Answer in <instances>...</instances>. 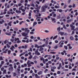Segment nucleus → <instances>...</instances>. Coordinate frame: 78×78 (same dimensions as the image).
<instances>
[{"mask_svg":"<svg viewBox=\"0 0 78 78\" xmlns=\"http://www.w3.org/2000/svg\"><path fill=\"white\" fill-rule=\"evenodd\" d=\"M70 2H71V0H68V3H70Z\"/></svg>","mask_w":78,"mask_h":78,"instance_id":"13d9d810","label":"nucleus"},{"mask_svg":"<svg viewBox=\"0 0 78 78\" xmlns=\"http://www.w3.org/2000/svg\"><path fill=\"white\" fill-rule=\"evenodd\" d=\"M18 5L19 6H21V5H22V4L19 3L18 4Z\"/></svg>","mask_w":78,"mask_h":78,"instance_id":"69168bd1","label":"nucleus"},{"mask_svg":"<svg viewBox=\"0 0 78 78\" xmlns=\"http://www.w3.org/2000/svg\"><path fill=\"white\" fill-rule=\"evenodd\" d=\"M26 29H27V30H28V28H21V30L22 31H25V30Z\"/></svg>","mask_w":78,"mask_h":78,"instance_id":"dca6fc26","label":"nucleus"},{"mask_svg":"<svg viewBox=\"0 0 78 78\" xmlns=\"http://www.w3.org/2000/svg\"><path fill=\"white\" fill-rule=\"evenodd\" d=\"M41 61H44L45 59L44 58H43V57H41Z\"/></svg>","mask_w":78,"mask_h":78,"instance_id":"72a5a7b5","label":"nucleus"},{"mask_svg":"<svg viewBox=\"0 0 78 78\" xmlns=\"http://www.w3.org/2000/svg\"><path fill=\"white\" fill-rule=\"evenodd\" d=\"M35 76L36 78H39V77L40 76H38V75H37V74H36L35 75Z\"/></svg>","mask_w":78,"mask_h":78,"instance_id":"393cba45","label":"nucleus"},{"mask_svg":"<svg viewBox=\"0 0 78 78\" xmlns=\"http://www.w3.org/2000/svg\"><path fill=\"white\" fill-rule=\"evenodd\" d=\"M63 28H64L65 30H66L67 29V27H66V26L64 24L63 25Z\"/></svg>","mask_w":78,"mask_h":78,"instance_id":"c756f323","label":"nucleus"},{"mask_svg":"<svg viewBox=\"0 0 78 78\" xmlns=\"http://www.w3.org/2000/svg\"><path fill=\"white\" fill-rule=\"evenodd\" d=\"M27 32V33L23 32L21 34L24 37H29V36L27 35H28V33H30V30H28V29H26L25 32Z\"/></svg>","mask_w":78,"mask_h":78,"instance_id":"f257e3e1","label":"nucleus"},{"mask_svg":"<svg viewBox=\"0 0 78 78\" xmlns=\"http://www.w3.org/2000/svg\"><path fill=\"white\" fill-rule=\"evenodd\" d=\"M27 64L28 65V67H30L31 66V64H30V63H28Z\"/></svg>","mask_w":78,"mask_h":78,"instance_id":"f704fd0d","label":"nucleus"},{"mask_svg":"<svg viewBox=\"0 0 78 78\" xmlns=\"http://www.w3.org/2000/svg\"><path fill=\"white\" fill-rule=\"evenodd\" d=\"M7 14H11V12H9V11L8 12Z\"/></svg>","mask_w":78,"mask_h":78,"instance_id":"0e129e2a","label":"nucleus"},{"mask_svg":"<svg viewBox=\"0 0 78 78\" xmlns=\"http://www.w3.org/2000/svg\"><path fill=\"white\" fill-rule=\"evenodd\" d=\"M4 22H5L3 20H0V24H3V23H4Z\"/></svg>","mask_w":78,"mask_h":78,"instance_id":"9d476101","label":"nucleus"},{"mask_svg":"<svg viewBox=\"0 0 78 78\" xmlns=\"http://www.w3.org/2000/svg\"><path fill=\"white\" fill-rule=\"evenodd\" d=\"M6 69H4L3 71V75H4V74H5V73L6 74Z\"/></svg>","mask_w":78,"mask_h":78,"instance_id":"4be33fe9","label":"nucleus"},{"mask_svg":"<svg viewBox=\"0 0 78 78\" xmlns=\"http://www.w3.org/2000/svg\"><path fill=\"white\" fill-rule=\"evenodd\" d=\"M59 12H62V10L61 9H60L59 10Z\"/></svg>","mask_w":78,"mask_h":78,"instance_id":"09e8293b","label":"nucleus"},{"mask_svg":"<svg viewBox=\"0 0 78 78\" xmlns=\"http://www.w3.org/2000/svg\"><path fill=\"white\" fill-rule=\"evenodd\" d=\"M36 3H37V4H38V5H39V4H40V3L38 1H36Z\"/></svg>","mask_w":78,"mask_h":78,"instance_id":"6e6d98bb","label":"nucleus"},{"mask_svg":"<svg viewBox=\"0 0 78 78\" xmlns=\"http://www.w3.org/2000/svg\"><path fill=\"white\" fill-rule=\"evenodd\" d=\"M73 8H75L76 6H75V4H73Z\"/></svg>","mask_w":78,"mask_h":78,"instance_id":"a19ab883","label":"nucleus"},{"mask_svg":"<svg viewBox=\"0 0 78 78\" xmlns=\"http://www.w3.org/2000/svg\"><path fill=\"white\" fill-rule=\"evenodd\" d=\"M45 33H49V31L46 30H45Z\"/></svg>","mask_w":78,"mask_h":78,"instance_id":"680f3d73","label":"nucleus"},{"mask_svg":"<svg viewBox=\"0 0 78 78\" xmlns=\"http://www.w3.org/2000/svg\"><path fill=\"white\" fill-rule=\"evenodd\" d=\"M41 9L43 12H44L45 11V6H43L41 8Z\"/></svg>","mask_w":78,"mask_h":78,"instance_id":"39448f33","label":"nucleus"},{"mask_svg":"<svg viewBox=\"0 0 78 78\" xmlns=\"http://www.w3.org/2000/svg\"><path fill=\"white\" fill-rule=\"evenodd\" d=\"M6 45L7 48H10V46H9V44H6Z\"/></svg>","mask_w":78,"mask_h":78,"instance_id":"2f4dec72","label":"nucleus"},{"mask_svg":"<svg viewBox=\"0 0 78 78\" xmlns=\"http://www.w3.org/2000/svg\"><path fill=\"white\" fill-rule=\"evenodd\" d=\"M45 44H46L48 45V40H47L46 41Z\"/></svg>","mask_w":78,"mask_h":78,"instance_id":"58836bf2","label":"nucleus"},{"mask_svg":"<svg viewBox=\"0 0 78 78\" xmlns=\"http://www.w3.org/2000/svg\"><path fill=\"white\" fill-rule=\"evenodd\" d=\"M13 48H15L14 47V46H12V47L10 48V50H12V51H14V50Z\"/></svg>","mask_w":78,"mask_h":78,"instance_id":"9b49d317","label":"nucleus"},{"mask_svg":"<svg viewBox=\"0 0 78 78\" xmlns=\"http://www.w3.org/2000/svg\"><path fill=\"white\" fill-rule=\"evenodd\" d=\"M0 60H3V58H2V56H1L0 57Z\"/></svg>","mask_w":78,"mask_h":78,"instance_id":"c03bdc74","label":"nucleus"},{"mask_svg":"<svg viewBox=\"0 0 78 78\" xmlns=\"http://www.w3.org/2000/svg\"><path fill=\"white\" fill-rule=\"evenodd\" d=\"M55 48V49H56V48H58V46H55L53 48Z\"/></svg>","mask_w":78,"mask_h":78,"instance_id":"79ce46f5","label":"nucleus"},{"mask_svg":"<svg viewBox=\"0 0 78 78\" xmlns=\"http://www.w3.org/2000/svg\"><path fill=\"white\" fill-rule=\"evenodd\" d=\"M42 50H44V48L41 47V48L39 49V51H41Z\"/></svg>","mask_w":78,"mask_h":78,"instance_id":"6ab92c4d","label":"nucleus"},{"mask_svg":"<svg viewBox=\"0 0 78 78\" xmlns=\"http://www.w3.org/2000/svg\"><path fill=\"white\" fill-rule=\"evenodd\" d=\"M5 77L6 78H11V75L9 76L8 75H5Z\"/></svg>","mask_w":78,"mask_h":78,"instance_id":"aec40b11","label":"nucleus"},{"mask_svg":"<svg viewBox=\"0 0 78 78\" xmlns=\"http://www.w3.org/2000/svg\"><path fill=\"white\" fill-rule=\"evenodd\" d=\"M31 6H33L34 8H35V5L34 4H32L31 5Z\"/></svg>","mask_w":78,"mask_h":78,"instance_id":"4c0bfd02","label":"nucleus"},{"mask_svg":"<svg viewBox=\"0 0 78 78\" xmlns=\"http://www.w3.org/2000/svg\"><path fill=\"white\" fill-rule=\"evenodd\" d=\"M55 12H52V14H53V17H56V14H55Z\"/></svg>","mask_w":78,"mask_h":78,"instance_id":"1a4fd4ad","label":"nucleus"},{"mask_svg":"<svg viewBox=\"0 0 78 78\" xmlns=\"http://www.w3.org/2000/svg\"><path fill=\"white\" fill-rule=\"evenodd\" d=\"M3 70H4V68H3V67L1 69V71H3Z\"/></svg>","mask_w":78,"mask_h":78,"instance_id":"052dcab7","label":"nucleus"},{"mask_svg":"<svg viewBox=\"0 0 78 78\" xmlns=\"http://www.w3.org/2000/svg\"><path fill=\"white\" fill-rule=\"evenodd\" d=\"M13 33V32H9V33H8L7 32H6L5 33V34H6V35H8V36H11V34H12Z\"/></svg>","mask_w":78,"mask_h":78,"instance_id":"423d86ee","label":"nucleus"},{"mask_svg":"<svg viewBox=\"0 0 78 78\" xmlns=\"http://www.w3.org/2000/svg\"><path fill=\"white\" fill-rule=\"evenodd\" d=\"M64 34V33L62 32H59L58 33V34H60L61 36L63 35Z\"/></svg>","mask_w":78,"mask_h":78,"instance_id":"f8f14e48","label":"nucleus"},{"mask_svg":"<svg viewBox=\"0 0 78 78\" xmlns=\"http://www.w3.org/2000/svg\"><path fill=\"white\" fill-rule=\"evenodd\" d=\"M67 22L68 23L70 22H72V20H67Z\"/></svg>","mask_w":78,"mask_h":78,"instance_id":"c9c22d12","label":"nucleus"},{"mask_svg":"<svg viewBox=\"0 0 78 78\" xmlns=\"http://www.w3.org/2000/svg\"><path fill=\"white\" fill-rule=\"evenodd\" d=\"M60 7L58 5V6H57L56 5H55V8H56V9H57L58 8H59Z\"/></svg>","mask_w":78,"mask_h":78,"instance_id":"5701e85b","label":"nucleus"},{"mask_svg":"<svg viewBox=\"0 0 78 78\" xmlns=\"http://www.w3.org/2000/svg\"><path fill=\"white\" fill-rule=\"evenodd\" d=\"M14 30L16 31H17L18 30V29L17 28H14Z\"/></svg>","mask_w":78,"mask_h":78,"instance_id":"8fccbe9b","label":"nucleus"},{"mask_svg":"<svg viewBox=\"0 0 78 78\" xmlns=\"http://www.w3.org/2000/svg\"><path fill=\"white\" fill-rule=\"evenodd\" d=\"M67 5H65L64 6V8L65 9V8H66V7H67Z\"/></svg>","mask_w":78,"mask_h":78,"instance_id":"4d7b16f0","label":"nucleus"},{"mask_svg":"<svg viewBox=\"0 0 78 78\" xmlns=\"http://www.w3.org/2000/svg\"><path fill=\"white\" fill-rule=\"evenodd\" d=\"M48 56H50V55H46L44 56V58H46L47 57H48Z\"/></svg>","mask_w":78,"mask_h":78,"instance_id":"ea45409f","label":"nucleus"},{"mask_svg":"<svg viewBox=\"0 0 78 78\" xmlns=\"http://www.w3.org/2000/svg\"><path fill=\"white\" fill-rule=\"evenodd\" d=\"M61 73V72L59 71H58L57 72V74H60Z\"/></svg>","mask_w":78,"mask_h":78,"instance_id":"e2e57ef3","label":"nucleus"},{"mask_svg":"<svg viewBox=\"0 0 78 78\" xmlns=\"http://www.w3.org/2000/svg\"><path fill=\"white\" fill-rule=\"evenodd\" d=\"M25 58L23 56H22L21 57V59H24Z\"/></svg>","mask_w":78,"mask_h":78,"instance_id":"603ef678","label":"nucleus"},{"mask_svg":"<svg viewBox=\"0 0 78 78\" xmlns=\"http://www.w3.org/2000/svg\"><path fill=\"white\" fill-rule=\"evenodd\" d=\"M47 46V45L46 44H44L42 45H40V47H46Z\"/></svg>","mask_w":78,"mask_h":78,"instance_id":"6e6552de","label":"nucleus"},{"mask_svg":"<svg viewBox=\"0 0 78 78\" xmlns=\"http://www.w3.org/2000/svg\"><path fill=\"white\" fill-rule=\"evenodd\" d=\"M56 67L55 66H52L51 67V71L52 72H54L55 69H56Z\"/></svg>","mask_w":78,"mask_h":78,"instance_id":"f03ea898","label":"nucleus"},{"mask_svg":"<svg viewBox=\"0 0 78 78\" xmlns=\"http://www.w3.org/2000/svg\"><path fill=\"white\" fill-rule=\"evenodd\" d=\"M32 58H33V56H32V55H30V57H29V59H32Z\"/></svg>","mask_w":78,"mask_h":78,"instance_id":"bb28decb","label":"nucleus"},{"mask_svg":"<svg viewBox=\"0 0 78 78\" xmlns=\"http://www.w3.org/2000/svg\"><path fill=\"white\" fill-rule=\"evenodd\" d=\"M75 31H78V27H77L76 28L75 30Z\"/></svg>","mask_w":78,"mask_h":78,"instance_id":"774afa93","label":"nucleus"},{"mask_svg":"<svg viewBox=\"0 0 78 78\" xmlns=\"http://www.w3.org/2000/svg\"><path fill=\"white\" fill-rule=\"evenodd\" d=\"M41 74H42V71H40L38 73V75H41Z\"/></svg>","mask_w":78,"mask_h":78,"instance_id":"412c9836","label":"nucleus"},{"mask_svg":"<svg viewBox=\"0 0 78 78\" xmlns=\"http://www.w3.org/2000/svg\"><path fill=\"white\" fill-rule=\"evenodd\" d=\"M71 40V41H73V39H74V38H73V37L72 36L70 37L69 38Z\"/></svg>","mask_w":78,"mask_h":78,"instance_id":"f3484780","label":"nucleus"},{"mask_svg":"<svg viewBox=\"0 0 78 78\" xmlns=\"http://www.w3.org/2000/svg\"><path fill=\"white\" fill-rule=\"evenodd\" d=\"M64 47L66 50H67V47L66 46H65Z\"/></svg>","mask_w":78,"mask_h":78,"instance_id":"37998d69","label":"nucleus"},{"mask_svg":"<svg viewBox=\"0 0 78 78\" xmlns=\"http://www.w3.org/2000/svg\"><path fill=\"white\" fill-rule=\"evenodd\" d=\"M22 42H26V41L23 40H22Z\"/></svg>","mask_w":78,"mask_h":78,"instance_id":"338daca9","label":"nucleus"},{"mask_svg":"<svg viewBox=\"0 0 78 78\" xmlns=\"http://www.w3.org/2000/svg\"><path fill=\"white\" fill-rule=\"evenodd\" d=\"M10 41H11L12 42H13L14 43H15V42H14V40H13L12 39H10Z\"/></svg>","mask_w":78,"mask_h":78,"instance_id":"473e14b6","label":"nucleus"},{"mask_svg":"<svg viewBox=\"0 0 78 78\" xmlns=\"http://www.w3.org/2000/svg\"><path fill=\"white\" fill-rule=\"evenodd\" d=\"M11 51L10 50H9L8 51V55H10L11 54Z\"/></svg>","mask_w":78,"mask_h":78,"instance_id":"7c9ffc66","label":"nucleus"},{"mask_svg":"<svg viewBox=\"0 0 78 78\" xmlns=\"http://www.w3.org/2000/svg\"><path fill=\"white\" fill-rule=\"evenodd\" d=\"M21 11H22L23 12H25V10L24 9H22Z\"/></svg>","mask_w":78,"mask_h":78,"instance_id":"bf43d9fd","label":"nucleus"},{"mask_svg":"<svg viewBox=\"0 0 78 78\" xmlns=\"http://www.w3.org/2000/svg\"><path fill=\"white\" fill-rule=\"evenodd\" d=\"M14 67L15 69H16L17 68V66H16V63H14Z\"/></svg>","mask_w":78,"mask_h":78,"instance_id":"a878e982","label":"nucleus"},{"mask_svg":"<svg viewBox=\"0 0 78 78\" xmlns=\"http://www.w3.org/2000/svg\"><path fill=\"white\" fill-rule=\"evenodd\" d=\"M37 23L36 22H34L33 24V27H34L36 25H37Z\"/></svg>","mask_w":78,"mask_h":78,"instance_id":"a211bd4d","label":"nucleus"},{"mask_svg":"<svg viewBox=\"0 0 78 78\" xmlns=\"http://www.w3.org/2000/svg\"><path fill=\"white\" fill-rule=\"evenodd\" d=\"M16 75H17L16 73H14L13 74V76H16Z\"/></svg>","mask_w":78,"mask_h":78,"instance_id":"e433bc0d","label":"nucleus"},{"mask_svg":"<svg viewBox=\"0 0 78 78\" xmlns=\"http://www.w3.org/2000/svg\"><path fill=\"white\" fill-rule=\"evenodd\" d=\"M63 71H69V69H63Z\"/></svg>","mask_w":78,"mask_h":78,"instance_id":"49530a36","label":"nucleus"},{"mask_svg":"<svg viewBox=\"0 0 78 78\" xmlns=\"http://www.w3.org/2000/svg\"><path fill=\"white\" fill-rule=\"evenodd\" d=\"M57 37H58V35L55 36L53 38V40H55V39H56Z\"/></svg>","mask_w":78,"mask_h":78,"instance_id":"cd10ccee","label":"nucleus"},{"mask_svg":"<svg viewBox=\"0 0 78 78\" xmlns=\"http://www.w3.org/2000/svg\"><path fill=\"white\" fill-rule=\"evenodd\" d=\"M57 30L58 32H59L60 30H61V28L60 27H59L57 29Z\"/></svg>","mask_w":78,"mask_h":78,"instance_id":"2eb2a0df","label":"nucleus"},{"mask_svg":"<svg viewBox=\"0 0 78 78\" xmlns=\"http://www.w3.org/2000/svg\"><path fill=\"white\" fill-rule=\"evenodd\" d=\"M61 44V45H64V43L62 42H61L60 43H59V44Z\"/></svg>","mask_w":78,"mask_h":78,"instance_id":"de8ad7c7","label":"nucleus"},{"mask_svg":"<svg viewBox=\"0 0 78 78\" xmlns=\"http://www.w3.org/2000/svg\"><path fill=\"white\" fill-rule=\"evenodd\" d=\"M8 50V49H7L5 50V51H3V53H7V51Z\"/></svg>","mask_w":78,"mask_h":78,"instance_id":"c85d7f7f","label":"nucleus"},{"mask_svg":"<svg viewBox=\"0 0 78 78\" xmlns=\"http://www.w3.org/2000/svg\"><path fill=\"white\" fill-rule=\"evenodd\" d=\"M49 56V57L48 58V59H51L52 57Z\"/></svg>","mask_w":78,"mask_h":78,"instance_id":"5fc2aeb1","label":"nucleus"},{"mask_svg":"<svg viewBox=\"0 0 78 78\" xmlns=\"http://www.w3.org/2000/svg\"><path fill=\"white\" fill-rule=\"evenodd\" d=\"M16 13H19H19H21V12L20 10L18 11L17 10H16Z\"/></svg>","mask_w":78,"mask_h":78,"instance_id":"b1692460","label":"nucleus"},{"mask_svg":"<svg viewBox=\"0 0 78 78\" xmlns=\"http://www.w3.org/2000/svg\"><path fill=\"white\" fill-rule=\"evenodd\" d=\"M1 64H4V61H2Z\"/></svg>","mask_w":78,"mask_h":78,"instance_id":"864d4df0","label":"nucleus"},{"mask_svg":"<svg viewBox=\"0 0 78 78\" xmlns=\"http://www.w3.org/2000/svg\"><path fill=\"white\" fill-rule=\"evenodd\" d=\"M9 70L10 71V72H12L14 70V69H13V67H10L9 69Z\"/></svg>","mask_w":78,"mask_h":78,"instance_id":"0eeeda50","label":"nucleus"},{"mask_svg":"<svg viewBox=\"0 0 78 78\" xmlns=\"http://www.w3.org/2000/svg\"><path fill=\"white\" fill-rule=\"evenodd\" d=\"M51 19L52 20V22L54 21V23H55L56 22V21H55V20H56V19L55 18H51Z\"/></svg>","mask_w":78,"mask_h":78,"instance_id":"ddd939ff","label":"nucleus"},{"mask_svg":"<svg viewBox=\"0 0 78 78\" xmlns=\"http://www.w3.org/2000/svg\"><path fill=\"white\" fill-rule=\"evenodd\" d=\"M19 38H17L15 39V41L16 42V41H19Z\"/></svg>","mask_w":78,"mask_h":78,"instance_id":"a18cd8bd","label":"nucleus"},{"mask_svg":"<svg viewBox=\"0 0 78 78\" xmlns=\"http://www.w3.org/2000/svg\"><path fill=\"white\" fill-rule=\"evenodd\" d=\"M12 23V21H10L9 23H8V25H9L10 27L11 26L12 24L11 23Z\"/></svg>","mask_w":78,"mask_h":78,"instance_id":"4468645a","label":"nucleus"},{"mask_svg":"<svg viewBox=\"0 0 78 78\" xmlns=\"http://www.w3.org/2000/svg\"><path fill=\"white\" fill-rule=\"evenodd\" d=\"M38 50H39V49H37L35 51V54L37 55H40V53L38 52Z\"/></svg>","mask_w":78,"mask_h":78,"instance_id":"20e7f679","label":"nucleus"},{"mask_svg":"<svg viewBox=\"0 0 78 78\" xmlns=\"http://www.w3.org/2000/svg\"><path fill=\"white\" fill-rule=\"evenodd\" d=\"M34 32H30V34H34Z\"/></svg>","mask_w":78,"mask_h":78,"instance_id":"3c124183","label":"nucleus"},{"mask_svg":"<svg viewBox=\"0 0 78 78\" xmlns=\"http://www.w3.org/2000/svg\"><path fill=\"white\" fill-rule=\"evenodd\" d=\"M70 27H71V30H75L74 29H75V26H73V24H70Z\"/></svg>","mask_w":78,"mask_h":78,"instance_id":"7ed1b4c3","label":"nucleus"}]
</instances>
